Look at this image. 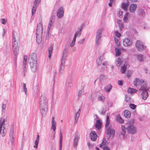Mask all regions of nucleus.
I'll list each match as a JSON object with an SVG mask.
<instances>
[{
    "label": "nucleus",
    "mask_w": 150,
    "mask_h": 150,
    "mask_svg": "<svg viewBox=\"0 0 150 150\" xmlns=\"http://www.w3.org/2000/svg\"><path fill=\"white\" fill-rule=\"evenodd\" d=\"M48 101L46 97L42 95L39 99V108L42 116L46 115L48 111Z\"/></svg>",
    "instance_id": "obj_1"
},
{
    "label": "nucleus",
    "mask_w": 150,
    "mask_h": 150,
    "mask_svg": "<svg viewBox=\"0 0 150 150\" xmlns=\"http://www.w3.org/2000/svg\"><path fill=\"white\" fill-rule=\"evenodd\" d=\"M42 23L41 21L38 24L36 32V41L38 44L40 43L42 40Z\"/></svg>",
    "instance_id": "obj_2"
},
{
    "label": "nucleus",
    "mask_w": 150,
    "mask_h": 150,
    "mask_svg": "<svg viewBox=\"0 0 150 150\" xmlns=\"http://www.w3.org/2000/svg\"><path fill=\"white\" fill-rule=\"evenodd\" d=\"M109 124V115H107L106 117V122L105 125L106 127L107 128V132L108 134L114 135L115 133V130L114 129L112 128L111 127H108Z\"/></svg>",
    "instance_id": "obj_3"
},
{
    "label": "nucleus",
    "mask_w": 150,
    "mask_h": 150,
    "mask_svg": "<svg viewBox=\"0 0 150 150\" xmlns=\"http://www.w3.org/2000/svg\"><path fill=\"white\" fill-rule=\"evenodd\" d=\"M2 119L1 117L0 118V134L1 133V132L2 130V136L4 137L6 132V130L4 126L2 127L3 125H5L4 122H6L7 120L6 119H4L2 121Z\"/></svg>",
    "instance_id": "obj_4"
},
{
    "label": "nucleus",
    "mask_w": 150,
    "mask_h": 150,
    "mask_svg": "<svg viewBox=\"0 0 150 150\" xmlns=\"http://www.w3.org/2000/svg\"><path fill=\"white\" fill-rule=\"evenodd\" d=\"M127 132L130 134H133L137 132V127L133 125H129L127 128Z\"/></svg>",
    "instance_id": "obj_5"
},
{
    "label": "nucleus",
    "mask_w": 150,
    "mask_h": 150,
    "mask_svg": "<svg viewBox=\"0 0 150 150\" xmlns=\"http://www.w3.org/2000/svg\"><path fill=\"white\" fill-rule=\"evenodd\" d=\"M13 54L14 55V59L16 60V57L18 53L19 47L18 46V44H15V43L13 44Z\"/></svg>",
    "instance_id": "obj_6"
},
{
    "label": "nucleus",
    "mask_w": 150,
    "mask_h": 150,
    "mask_svg": "<svg viewBox=\"0 0 150 150\" xmlns=\"http://www.w3.org/2000/svg\"><path fill=\"white\" fill-rule=\"evenodd\" d=\"M28 60L29 62H37V54L35 53H33L29 55Z\"/></svg>",
    "instance_id": "obj_7"
},
{
    "label": "nucleus",
    "mask_w": 150,
    "mask_h": 150,
    "mask_svg": "<svg viewBox=\"0 0 150 150\" xmlns=\"http://www.w3.org/2000/svg\"><path fill=\"white\" fill-rule=\"evenodd\" d=\"M135 45L138 50L139 52L142 51L144 49V45L139 40L137 41Z\"/></svg>",
    "instance_id": "obj_8"
},
{
    "label": "nucleus",
    "mask_w": 150,
    "mask_h": 150,
    "mask_svg": "<svg viewBox=\"0 0 150 150\" xmlns=\"http://www.w3.org/2000/svg\"><path fill=\"white\" fill-rule=\"evenodd\" d=\"M29 62L32 71L33 72H36L38 69L37 62Z\"/></svg>",
    "instance_id": "obj_9"
},
{
    "label": "nucleus",
    "mask_w": 150,
    "mask_h": 150,
    "mask_svg": "<svg viewBox=\"0 0 150 150\" xmlns=\"http://www.w3.org/2000/svg\"><path fill=\"white\" fill-rule=\"evenodd\" d=\"M23 74L24 76L25 75V73L27 72V69L26 67V61L27 60V56L26 55L24 56L23 57Z\"/></svg>",
    "instance_id": "obj_10"
},
{
    "label": "nucleus",
    "mask_w": 150,
    "mask_h": 150,
    "mask_svg": "<svg viewBox=\"0 0 150 150\" xmlns=\"http://www.w3.org/2000/svg\"><path fill=\"white\" fill-rule=\"evenodd\" d=\"M63 9V7H60L57 11V15L59 18H61L63 17L64 11Z\"/></svg>",
    "instance_id": "obj_11"
},
{
    "label": "nucleus",
    "mask_w": 150,
    "mask_h": 150,
    "mask_svg": "<svg viewBox=\"0 0 150 150\" xmlns=\"http://www.w3.org/2000/svg\"><path fill=\"white\" fill-rule=\"evenodd\" d=\"M123 43V45L126 47L130 46L132 44V41L128 38H126L124 39Z\"/></svg>",
    "instance_id": "obj_12"
},
{
    "label": "nucleus",
    "mask_w": 150,
    "mask_h": 150,
    "mask_svg": "<svg viewBox=\"0 0 150 150\" xmlns=\"http://www.w3.org/2000/svg\"><path fill=\"white\" fill-rule=\"evenodd\" d=\"M90 137L91 139L93 141H95L97 138L96 132L94 131H92L90 134Z\"/></svg>",
    "instance_id": "obj_13"
},
{
    "label": "nucleus",
    "mask_w": 150,
    "mask_h": 150,
    "mask_svg": "<svg viewBox=\"0 0 150 150\" xmlns=\"http://www.w3.org/2000/svg\"><path fill=\"white\" fill-rule=\"evenodd\" d=\"M52 126L51 128V130H53V131H55L56 129V122L54 119V117H53L52 119Z\"/></svg>",
    "instance_id": "obj_14"
},
{
    "label": "nucleus",
    "mask_w": 150,
    "mask_h": 150,
    "mask_svg": "<svg viewBox=\"0 0 150 150\" xmlns=\"http://www.w3.org/2000/svg\"><path fill=\"white\" fill-rule=\"evenodd\" d=\"M67 55V51L65 49L63 50V52L61 62L65 63V61L66 60Z\"/></svg>",
    "instance_id": "obj_15"
},
{
    "label": "nucleus",
    "mask_w": 150,
    "mask_h": 150,
    "mask_svg": "<svg viewBox=\"0 0 150 150\" xmlns=\"http://www.w3.org/2000/svg\"><path fill=\"white\" fill-rule=\"evenodd\" d=\"M79 139V137L78 135L76 134L75 136L74 139L73 146L74 147H76L78 145V142Z\"/></svg>",
    "instance_id": "obj_16"
},
{
    "label": "nucleus",
    "mask_w": 150,
    "mask_h": 150,
    "mask_svg": "<svg viewBox=\"0 0 150 150\" xmlns=\"http://www.w3.org/2000/svg\"><path fill=\"white\" fill-rule=\"evenodd\" d=\"M135 56L136 58L140 62H144L145 57L143 55L140 54H136Z\"/></svg>",
    "instance_id": "obj_17"
},
{
    "label": "nucleus",
    "mask_w": 150,
    "mask_h": 150,
    "mask_svg": "<svg viewBox=\"0 0 150 150\" xmlns=\"http://www.w3.org/2000/svg\"><path fill=\"white\" fill-rule=\"evenodd\" d=\"M141 96L143 99L146 100L148 96V92L145 90H143L141 93Z\"/></svg>",
    "instance_id": "obj_18"
},
{
    "label": "nucleus",
    "mask_w": 150,
    "mask_h": 150,
    "mask_svg": "<svg viewBox=\"0 0 150 150\" xmlns=\"http://www.w3.org/2000/svg\"><path fill=\"white\" fill-rule=\"evenodd\" d=\"M54 16L52 15L51 16L50 18V21L47 26V30H50L51 27L54 21Z\"/></svg>",
    "instance_id": "obj_19"
},
{
    "label": "nucleus",
    "mask_w": 150,
    "mask_h": 150,
    "mask_svg": "<svg viewBox=\"0 0 150 150\" xmlns=\"http://www.w3.org/2000/svg\"><path fill=\"white\" fill-rule=\"evenodd\" d=\"M82 28L83 27L82 26L79 27V30L77 31L74 34V37L76 38V37L79 38L81 35V31Z\"/></svg>",
    "instance_id": "obj_20"
},
{
    "label": "nucleus",
    "mask_w": 150,
    "mask_h": 150,
    "mask_svg": "<svg viewBox=\"0 0 150 150\" xmlns=\"http://www.w3.org/2000/svg\"><path fill=\"white\" fill-rule=\"evenodd\" d=\"M142 80L140 79L139 78H136L134 79L133 81V84L134 86H137L142 81Z\"/></svg>",
    "instance_id": "obj_21"
},
{
    "label": "nucleus",
    "mask_w": 150,
    "mask_h": 150,
    "mask_svg": "<svg viewBox=\"0 0 150 150\" xmlns=\"http://www.w3.org/2000/svg\"><path fill=\"white\" fill-rule=\"evenodd\" d=\"M130 16L129 13L127 12L124 16L123 20L125 22H127L130 19Z\"/></svg>",
    "instance_id": "obj_22"
},
{
    "label": "nucleus",
    "mask_w": 150,
    "mask_h": 150,
    "mask_svg": "<svg viewBox=\"0 0 150 150\" xmlns=\"http://www.w3.org/2000/svg\"><path fill=\"white\" fill-rule=\"evenodd\" d=\"M129 5V4L128 2L127 3H123L121 6L122 8L125 11H127Z\"/></svg>",
    "instance_id": "obj_23"
},
{
    "label": "nucleus",
    "mask_w": 150,
    "mask_h": 150,
    "mask_svg": "<svg viewBox=\"0 0 150 150\" xmlns=\"http://www.w3.org/2000/svg\"><path fill=\"white\" fill-rule=\"evenodd\" d=\"M140 85L141 86L140 89L142 90L145 89L147 86L146 82L142 80Z\"/></svg>",
    "instance_id": "obj_24"
},
{
    "label": "nucleus",
    "mask_w": 150,
    "mask_h": 150,
    "mask_svg": "<svg viewBox=\"0 0 150 150\" xmlns=\"http://www.w3.org/2000/svg\"><path fill=\"white\" fill-rule=\"evenodd\" d=\"M137 8V6L136 4H132L130 5L129 10L131 12L134 13Z\"/></svg>",
    "instance_id": "obj_25"
},
{
    "label": "nucleus",
    "mask_w": 150,
    "mask_h": 150,
    "mask_svg": "<svg viewBox=\"0 0 150 150\" xmlns=\"http://www.w3.org/2000/svg\"><path fill=\"white\" fill-rule=\"evenodd\" d=\"M72 80L71 78H68L67 79L66 85L67 88H70L72 86Z\"/></svg>",
    "instance_id": "obj_26"
},
{
    "label": "nucleus",
    "mask_w": 150,
    "mask_h": 150,
    "mask_svg": "<svg viewBox=\"0 0 150 150\" xmlns=\"http://www.w3.org/2000/svg\"><path fill=\"white\" fill-rule=\"evenodd\" d=\"M116 119V120L120 123L122 124L124 122V120L121 117L119 114L117 115Z\"/></svg>",
    "instance_id": "obj_27"
},
{
    "label": "nucleus",
    "mask_w": 150,
    "mask_h": 150,
    "mask_svg": "<svg viewBox=\"0 0 150 150\" xmlns=\"http://www.w3.org/2000/svg\"><path fill=\"white\" fill-rule=\"evenodd\" d=\"M102 124L100 121L99 120H97L95 127L98 130H99L101 128V126Z\"/></svg>",
    "instance_id": "obj_28"
},
{
    "label": "nucleus",
    "mask_w": 150,
    "mask_h": 150,
    "mask_svg": "<svg viewBox=\"0 0 150 150\" xmlns=\"http://www.w3.org/2000/svg\"><path fill=\"white\" fill-rule=\"evenodd\" d=\"M103 30L102 28H100L98 29L96 33V37H101L102 32Z\"/></svg>",
    "instance_id": "obj_29"
},
{
    "label": "nucleus",
    "mask_w": 150,
    "mask_h": 150,
    "mask_svg": "<svg viewBox=\"0 0 150 150\" xmlns=\"http://www.w3.org/2000/svg\"><path fill=\"white\" fill-rule=\"evenodd\" d=\"M107 143V142L105 138H103V139L102 143L100 145V146L101 148H103L104 147L106 146Z\"/></svg>",
    "instance_id": "obj_30"
},
{
    "label": "nucleus",
    "mask_w": 150,
    "mask_h": 150,
    "mask_svg": "<svg viewBox=\"0 0 150 150\" xmlns=\"http://www.w3.org/2000/svg\"><path fill=\"white\" fill-rule=\"evenodd\" d=\"M137 90L132 88H129L127 90V92L129 94H132L137 92Z\"/></svg>",
    "instance_id": "obj_31"
},
{
    "label": "nucleus",
    "mask_w": 150,
    "mask_h": 150,
    "mask_svg": "<svg viewBox=\"0 0 150 150\" xmlns=\"http://www.w3.org/2000/svg\"><path fill=\"white\" fill-rule=\"evenodd\" d=\"M112 87L111 84H108L104 88L105 91L109 93L112 88Z\"/></svg>",
    "instance_id": "obj_32"
},
{
    "label": "nucleus",
    "mask_w": 150,
    "mask_h": 150,
    "mask_svg": "<svg viewBox=\"0 0 150 150\" xmlns=\"http://www.w3.org/2000/svg\"><path fill=\"white\" fill-rule=\"evenodd\" d=\"M127 128L125 126L121 125V134L123 137H124L125 134L126 133V130Z\"/></svg>",
    "instance_id": "obj_33"
},
{
    "label": "nucleus",
    "mask_w": 150,
    "mask_h": 150,
    "mask_svg": "<svg viewBox=\"0 0 150 150\" xmlns=\"http://www.w3.org/2000/svg\"><path fill=\"white\" fill-rule=\"evenodd\" d=\"M62 136L61 132L60 133L59 150H62Z\"/></svg>",
    "instance_id": "obj_34"
},
{
    "label": "nucleus",
    "mask_w": 150,
    "mask_h": 150,
    "mask_svg": "<svg viewBox=\"0 0 150 150\" xmlns=\"http://www.w3.org/2000/svg\"><path fill=\"white\" fill-rule=\"evenodd\" d=\"M124 115L125 117H129L130 116V112L128 110H126L124 111Z\"/></svg>",
    "instance_id": "obj_35"
},
{
    "label": "nucleus",
    "mask_w": 150,
    "mask_h": 150,
    "mask_svg": "<svg viewBox=\"0 0 150 150\" xmlns=\"http://www.w3.org/2000/svg\"><path fill=\"white\" fill-rule=\"evenodd\" d=\"M122 63L121 59L119 58H118L116 61V64L117 67H119Z\"/></svg>",
    "instance_id": "obj_36"
},
{
    "label": "nucleus",
    "mask_w": 150,
    "mask_h": 150,
    "mask_svg": "<svg viewBox=\"0 0 150 150\" xmlns=\"http://www.w3.org/2000/svg\"><path fill=\"white\" fill-rule=\"evenodd\" d=\"M101 41V37H96V44L98 45L100 44Z\"/></svg>",
    "instance_id": "obj_37"
},
{
    "label": "nucleus",
    "mask_w": 150,
    "mask_h": 150,
    "mask_svg": "<svg viewBox=\"0 0 150 150\" xmlns=\"http://www.w3.org/2000/svg\"><path fill=\"white\" fill-rule=\"evenodd\" d=\"M103 57H99L97 60L96 63L97 65L98 66H100L102 62V59Z\"/></svg>",
    "instance_id": "obj_38"
},
{
    "label": "nucleus",
    "mask_w": 150,
    "mask_h": 150,
    "mask_svg": "<svg viewBox=\"0 0 150 150\" xmlns=\"http://www.w3.org/2000/svg\"><path fill=\"white\" fill-rule=\"evenodd\" d=\"M65 65V63L61 62V64L60 65V73H62V71H63Z\"/></svg>",
    "instance_id": "obj_39"
},
{
    "label": "nucleus",
    "mask_w": 150,
    "mask_h": 150,
    "mask_svg": "<svg viewBox=\"0 0 150 150\" xmlns=\"http://www.w3.org/2000/svg\"><path fill=\"white\" fill-rule=\"evenodd\" d=\"M115 50L116 52V56H120L121 53L120 50L118 48H116Z\"/></svg>",
    "instance_id": "obj_40"
},
{
    "label": "nucleus",
    "mask_w": 150,
    "mask_h": 150,
    "mask_svg": "<svg viewBox=\"0 0 150 150\" xmlns=\"http://www.w3.org/2000/svg\"><path fill=\"white\" fill-rule=\"evenodd\" d=\"M107 78L105 75L103 74H101L100 75L99 78L100 80V81L105 80Z\"/></svg>",
    "instance_id": "obj_41"
},
{
    "label": "nucleus",
    "mask_w": 150,
    "mask_h": 150,
    "mask_svg": "<svg viewBox=\"0 0 150 150\" xmlns=\"http://www.w3.org/2000/svg\"><path fill=\"white\" fill-rule=\"evenodd\" d=\"M127 69L126 66L124 65V66L122 67L121 69V72L122 74L125 73V71Z\"/></svg>",
    "instance_id": "obj_42"
},
{
    "label": "nucleus",
    "mask_w": 150,
    "mask_h": 150,
    "mask_svg": "<svg viewBox=\"0 0 150 150\" xmlns=\"http://www.w3.org/2000/svg\"><path fill=\"white\" fill-rule=\"evenodd\" d=\"M40 2V0H35L34 2V6L38 7Z\"/></svg>",
    "instance_id": "obj_43"
},
{
    "label": "nucleus",
    "mask_w": 150,
    "mask_h": 150,
    "mask_svg": "<svg viewBox=\"0 0 150 150\" xmlns=\"http://www.w3.org/2000/svg\"><path fill=\"white\" fill-rule=\"evenodd\" d=\"M80 114L78 113H76L74 116V122H76L78 120V119L79 117Z\"/></svg>",
    "instance_id": "obj_44"
},
{
    "label": "nucleus",
    "mask_w": 150,
    "mask_h": 150,
    "mask_svg": "<svg viewBox=\"0 0 150 150\" xmlns=\"http://www.w3.org/2000/svg\"><path fill=\"white\" fill-rule=\"evenodd\" d=\"M105 97L102 94L98 97V99L99 100L103 101L105 100Z\"/></svg>",
    "instance_id": "obj_45"
},
{
    "label": "nucleus",
    "mask_w": 150,
    "mask_h": 150,
    "mask_svg": "<svg viewBox=\"0 0 150 150\" xmlns=\"http://www.w3.org/2000/svg\"><path fill=\"white\" fill-rule=\"evenodd\" d=\"M138 13L139 15H142L143 16L145 15V12L142 9H139L138 11Z\"/></svg>",
    "instance_id": "obj_46"
},
{
    "label": "nucleus",
    "mask_w": 150,
    "mask_h": 150,
    "mask_svg": "<svg viewBox=\"0 0 150 150\" xmlns=\"http://www.w3.org/2000/svg\"><path fill=\"white\" fill-rule=\"evenodd\" d=\"M52 49H53L52 47L51 46L50 47L48 48V51H49L48 57L50 58L51 57V53L52 52Z\"/></svg>",
    "instance_id": "obj_47"
},
{
    "label": "nucleus",
    "mask_w": 150,
    "mask_h": 150,
    "mask_svg": "<svg viewBox=\"0 0 150 150\" xmlns=\"http://www.w3.org/2000/svg\"><path fill=\"white\" fill-rule=\"evenodd\" d=\"M37 8V7H35V6H33L32 9V15H33L34 14H35V11L36 10V9Z\"/></svg>",
    "instance_id": "obj_48"
},
{
    "label": "nucleus",
    "mask_w": 150,
    "mask_h": 150,
    "mask_svg": "<svg viewBox=\"0 0 150 150\" xmlns=\"http://www.w3.org/2000/svg\"><path fill=\"white\" fill-rule=\"evenodd\" d=\"M115 35L118 38H120L121 36V34L118 32L117 30H115L114 31Z\"/></svg>",
    "instance_id": "obj_49"
},
{
    "label": "nucleus",
    "mask_w": 150,
    "mask_h": 150,
    "mask_svg": "<svg viewBox=\"0 0 150 150\" xmlns=\"http://www.w3.org/2000/svg\"><path fill=\"white\" fill-rule=\"evenodd\" d=\"M130 108L132 110H134L136 108L137 106L133 104H130L129 105Z\"/></svg>",
    "instance_id": "obj_50"
},
{
    "label": "nucleus",
    "mask_w": 150,
    "mask_h": 150,
    "mask_svg": "<svg viewBox=\"0 0 150 150\" xmlns=\"http://www.w3.org/2000/svg\"><path fill=\"white\" fill-rule=\"evenodd\" d=\"M16 37L13 34V43H15V44H18L17 42H16Z\"/></svg>",
    "instance_id": "obj_51"
},
{
    "label": "nucleus",
    "mask_w": 150,
    "mask_h": 150,
    "mask_svg": "<svg viewBox=\"0 0 150 150\" xmlns=\"http://www.w3.org/2000/svg\"><path fill=\"white\" fill-rule=\"evenodd\" d=\"M39 141L37 140H35V145L34 146V147L37 149L38 147V145L39 143Z\"/></svg>",
    "instance_id": "obj_52"
},
{
    "label": "nucleus",
    "mask_w": 150,
    "mask_h": 150,
    "mask_svg": "<svg viewBox=\"0 0 150 150\" xmlns=\"http://www.w3.org/2000/svg\"><path fill=\"white\" fill-rule=\"evenodd\" d=\"M122 14H123V11H119L118 12V14H117L118 16L120 17V18H122Z\"/></svg>",
    "instance_id": "obj_53"
},
{
    "label": "nucleus",
    "mask_w": 150,
    "mask_h": 150,
    "mask_svg": "<svg viewBox=\"0 0 150 150\" xmlns=\"http://www.w3.org/2000/svg\"><path fill=\"white\" fill-rule=\"evenodd\" d=\"M85 41V39L83 38L81 40H80L79 42V43L81 44H83Z\"/></svg>",
    "instance_id": "obj_54"
},
{
    "label": "nucleus",
    "mask_w": 150,
    "mask_h": 150,
    "mask_svg": "<svg viewBox=\"0 0 150 150\" xmlns=\"http://www.w3.org/2000/svg\"><path fill=\"white\" fill-rule=\"evenodd\" d=\"M1 23L3 24H5L6 22L5 19L4 18H1Z\"/></svg>",
    "instance_id": "obj_55"
},
{
    "label": "nucleus",
    "mask_w": 150,
    "mask_h": 150,
    "mask_svg": "<svg viewBox=\"0 0 150 150\" xmlns=\"http://www.w3.org/2000/svg\"><path fill=\"white\" fill-rule=\"evenodd\" d=\"M103 150H110V149L109 146H106L103 148Z\"/></svg>",
    "instance_id": "obj_56"
},
{
    "label": "nucleus",
    "mask_w": 150,
    "mask_h": 150,
    "mask_svg": "<svg viewBox=\"0 0 150 150\" xmlns=\"http://www.w3.org/2000/svg\"><path fill=\"white\" fill-rule=\"evenodd\" d=\"M6 104H2V109L3 110H5L6 109Z\"/></svg>",
    "instance_id": "obj_57"
},
{
    "label": "nucleus",
    "mask_w": 150,
    "mask_h": 150,
    "mask_svg": "<svg viewBox=\"0 0 150 150\" xmlns=\"http://www.w3.org/2000/svg\"><path fill=\"white\" fill-rule=\"evenodd\" d=\"M118 83L120 86H122L123 84V83L122 81L121 80H118Z\"/></svg>",
    "instance_id": "obj_58"
},
{
    "label": "nucleus",
    "mask_w": 150,
    "mask_h": 150,
    "mask_svg": "<svg viewBox=\"0 0 150 150\" xmlns=\"http://www.w3.org/2000/svg\"><path fill=\"white\" fill-rule=\"evenodd\" d=\"M113 1V0H110V2L109 3V5L110 6H112V3Z\"/></svg>",
    "instance_id": "obj_59"
},
{
    "label": "nucleus",
    "mask_w": 150,
    "mask_h": 150,
    "mask_svg": "<svg viewBox=\"0 0 150 150\" xmlns=\"http://www.w3.org/2000/svg\"><path fill=\"white\" fill-rule=\"evenodd\" d=\"M103 65L105 67H107V66L108 65V63L105 62L104 63H103Z\"/></svg>",
    "instance_id": "obj_60"
},
{
    "label": "nucleus",
    "mask_w": 150,
    "mask_h": 150,
    "mask_svg": "<svg viewBox=\"0 0 150 150\" xmlns=\"http://www.w3.org/2000/svg\"><path fill=\"white\" fill-rule=\"evenodd\" d=\"M114 40H115V43L117 45H118V39H117L116 38H115Z\"/></svg>",
    "instance_id": "obj_61"
},
{
    "label": "nucleus",
    "mask_w": 150,
    "mask_h": 150,
    "mask_svg": "<svg viewBox=\"0 0 150 150\" xmlns=\"http://www.w3.org/2000/svg\"><path fill=\"white\" fill-rule=\"evenodd\" d=\"M75 44V43L72 42H71L70 43V46L71 47H73Z\"/></svg>",
    "instance_id": "obj_62"
},
{
    "label": "nucleus",
    "mask_w": 150,
    "mask_h": 150,
    "mask_svg": "<svg viewBox=\"0 0 150 150\" xmlns=\"http://www.w3.org/2000/svg\"><path fill=\"white\" fill-rule=\"evenodd\" d=\"M82 94V91L81 90H79V91L78 93V95L79 96H81Z\"/></svg>",
    "instance_id": "obj_63"
},
{
    "label": "nucleus",
    "mask_w": 150,
    "mask_h": 150,
    "mask_svg": "<svg viewBox=\"0 0 150 150\" xmlns=\"http://www.w3.org/2000/svg\"><path fill=\"white\" fill-rule=\"evenodd\" d=\"M25 94L26 95V96H27V89L26 88H23Z\"/></svg>",
    "instance_id": "obj_64"
}]
</instances>
